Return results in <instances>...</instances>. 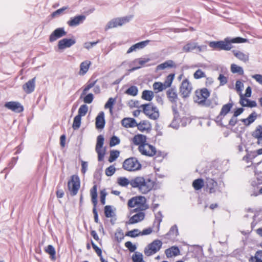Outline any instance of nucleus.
I'll list each match as a JSON object with an SVG mask.
<instances>
[{
  "label": "nucleus",
  "mask_w": 262,
  "mask_h": 262,
  "mask_svg": "<svg viewBox=\"0 0 262 262\" xmlns=\"http://www.w3.org/2000/svg\"><path fill=\"white\" fill-rule=\"evenodd\" d=\"M146 199L143 196H134L128 201L127 205L130 208H136L135 211H143L147 209L146 205Z\"/></svg>",
  "instance_id": "obj_3"
},
{
  "label": "nucleus",
  "mask_w": 262,
  "mask_h": 262,
  "mask_svg": "<svg viewBox=\"0 0 262 262\" xmlns=\"http://www.w3.org/2000/svg\"><path fill=\"white\" fill-rule=\"evenodd\" d=\"M94 99V96L92 93L86 95L83 98V101L85 103H91Z\"/></svg>",
  "instance_id": "obj_60"
},
{
  "label": "nucleus",
  "mask_w": 262,
  "mask_h": 262,
  "mask_svg": "<svg viewBox=\"0 0 262 262\" xmlns=\"http://www.w3.org/2000/svg\"><path fill=\"white\" fill-rule=\"evenodd\" d=\"M193 77L195 79H200L203 77H205L206 75L201 70L198 69L194 73Z\"/></svg>",
  "instance_id": "obj_56"
},
{
  "label": "nucleus",
  "mask_w": 262,
  "mask_h": 262,
  "mask_svg": "<svg viewBox=\"0 0 262 262\" xmlns=\"http://www.w3.org/2000/svg\"><path fill=\"white\" fill-rule=\"evenodd\" d=\"M231 71L232 73H237L240 75L244 74V70L242 67L233 63L231 65Z\"/></svg>",
  "instance_id": "obj_40"
},
{
  "label": "nucleus",
  "mask_w": 262,
  "mask_h": 262,
  "mask_svg": "<svg viewBox=\"0 0 262 262\" xmlns=\"http://www.w3.org/2000/svg\"><path fill=\"white\" fill-rule=\"evenodd\" d=\"M117 183L122 187H127L129 184L131 185L132 179L129 180L125 177H119L117 179Z\"/></svg>",
  "instance_id": "obj_38"
},
{
  "label": "nucleus",
  "mask_w": 262,
  "mask_h": 262,
  "mask_svg": "<svg viewBox=\"0 0 262 262\" xmlns=\"http://www.w3.org/2000/svg\"><path fill=\"white\" fill-rule=\"evenodd\" d=\"M92 198V202L94 207H96L97 204V186L96 185L93 186L90 190Z\"/></svg>",
  "instance_id": "obj_34"
},
{
  "label": "nucleus",
  "mask_w": 262,
  "mask_h": 262,
  "mask_svg": "<svg viewBox=\"0 0 262 262\" xmlns=\"http://www.w3.org/2000/svg\"><path fill=\"white\" fill-rule=\"evenodd\" d=\"M67 34L63 28H58L55 29L50 35L49 40L50 42H53L57 39L61 38Z\"/></svg>",
  "instance_id": "obj_14"
},
{
  "label": "nucleus",
  "mask_w": 262,
  "mask_h": 262,
  "mask_svg": "<svg viewBox=\"0 0 262 262\" xmlns=\"http://www.w3.org/2000/svg\"><path fill=\"white\" fill-rule=\"evenodd\" d=\"M232 52L234 55L239 60L246 62L249 60V54L244 53L242 52L237 50H233Z\"/></svg>",
  "instance_id": "obj_28"
},
{
  "label": "nucleus",
  "mask_w": 262,
  "mask_h": 262,
  "mask_svg": "<svg viewBox=\"0 0 262 262\" xmlns=\"http://www.w3.org/2000/svg\"><path fill=\"white\" fill-rule=\"evenodd\" d=\"M252 136L257 139V143L260 144L262 140V125H258L252 133Z\"/></svg>",
  "instance_id": "obj_26"
},
{
  "label": "nucleus",
  "mask_w": 262,
  "mask_h": 262,
  "mask_svg": "<svg viewBox=\"0 0 262 262\" xmlns=\"http://www.w3.org/2000/svg\"><path fill=\"white\" fill-rule=\"evenodd\" d=\"M257 118V114L255 112H253L249 115L248 118L242 119L241 121L243 122L245 125L249 126Z\"/></svg>",
  "instance_id": "obj_31"
},
{
  "label": "nucleus",
  "mask_w": 262,
  "mask_h": 262,
  "mask_svg": "<svg viewBox=\"0 0 262 262\" xmlns=\"http://www.w3.org/2000/svg\"><path fill=\"white\" fill-rule=\"evenodd\" d=\"M124 234L122 230L120 228L117 229L115 233V238L118 243L121 242L124 238Z\"/></svg>",
  "instance_id": "obj_43"
},
{
  "label": "nucleus",
  "mask_w": 262,
  "mask_h": 262,
  "mask_svg": "<svg viewBox=\"0 0 262 262\" xmlns=\"http://www.w3.org/2000/svg\"><path fill=\"white\" fill-rule=\"evenodd\" d=\"M80 186V179L78 176L73 175L68 182V187L72 195L77 194Z\"/></svg>",
  "instance_id": "obj_6"
},
{
  "label": "nucleus",
  "mask_w": 262,
  "mask_h": 262,
  "mask_svg": "<svg viewBox=\"0 0 262 262\" xmlns=\"http://www.w3.org/2000/svg\"><path fill=\"white\" fill-rule=\"evenodd\" d=\"M202 46H198L195 42H190L184 46L183 50L185 52H189L197 49L199 51L201 52L202 50Z\"/></svg>",
  "instance_id": "obj_30"
},
{
  "label": "nucleus",
  "mask_w": 262,
  "mask_h": 262,
  "mask_svg": "<svg viewBox=\"0 0 262 262\" xmlns=\"http://www.w3.org/2000/svg\"><path fill=\"white\" fill-rule=\"evenodd\" d=\"M162 243L161 241L157 239L149 244L144 249V253L147 256L153 255L157 252L161 248Z\"/></svg>",
  "instance_id": "obj_7"
},
{
  "label": "nucleus",
  "mask_w": 262,
  "mask_h": 262,
  "mask_svg": "<svg viewBox=\"0 0 262 262\" xmlns=\"http://www.w3.org/2000/svg\"><path fill=\"white\" fill-rule=\"evenodd\" d=\"M163 216L161 211H159L155 215V219L154 221V224H157L158 230H159L160 223L162 221Z\"/></svg>",
  "instance_id": "obj_50"
},
{
  "label": "nucleus",
  "mask_w": 262,
  "mask_h": 262,
  "mask_svg": "<svg viewBox=\"0 0 262 262\" xmlns=\"http://www.w3.org/2000/svg\"><path fill=\"white\" fill-rule=\"evenodd\" d=\"M176 67V66L172 60H168L162 63L159 64L156 67V70L157 71L163 70L167 68H171Z\"/></svg>",
  "instance_id": "obj_29"
},
{
  "label": "nucleus",
  "mask_w": 262,
  "mask_h": 262,
  "mask_svg": "<svg viewBox=\"0 0 262 262\" xmlns=\"http://www.w3.org/2000/svg\"><path fill=\"white\" fill-rule=\"evenodd\" d=\"M165 254L167 257L177 256L180 253L179 249L176 246H172L165 250Z\"/></svg>",
  "instance_id": "obj_33"
},
{
  "label": "nucleus",
  "mask_w": 262,
  "mask_h": 262,
  "mask_svg": "<svg viewBox=\"0 0 262 262\" xmlns=\"http://www.w3.org/2000/svg\"><path fill=\"white\" fill-rule=\"evenodd\" d=\"M249 262H262V251H257L254 256L250 258Z\"/></svg>",
  "instance_id": "obj_41"
},
{
  "label": "nucleus",
  "mask_w": 262,
  "mask_h": 262,
  "mask_svg": "<svg viewBox=\"0 0 262 262\" xmlns=\"http://www.w3.org/2000/svg\"><path fill=\"white\" fill-rule=\"evenodd\" d=\"M136 106L141 109L142 112L151 119L157 120L159 117L158 108L151 103Z\"/></svg>",
  "instance_id": "obj_4"
},
{
  "label": "nucleus",
  "mask_w": 262,
  "mask_h": 262,
  "mask_svg": "<svg viewBox=\"0 0 262 262\" xmlns=\"http://www.w3.org/2000/svg\"><path fill=\"white\" fill-rule=\"evenodd\" d=\"M91 63V61L88 60L81 62L80 65L79 74L81 75H84L88 72Z\"/></svg>",
  "instance_id": "obj_35"
},
{
  "label": "nucleus",
  "mask_w": 262,
  "mask_h": 262,
  "mask_svg": "<svg viewBox=\"0 0 262 262\" xmlns=\"http://www.w3.org/2000/svg\"><path fill=\"white\" fill-rule=\"evenodd\" d=\"M247 41V39L240 37L235 38L227 37L223 40L210 41L209 46L214 50L229 51L233 48L232 43H244Z\"/></svg>",
  "instance_id": "obj_2"
},
{
  "label": "nucleus",
  "mask_w": 262,
  "mask_h": 262,
  "mask_svg": "<svg viewBox=\"0 0 262 262\" xmlns=\"http://www.w3.org/2000/svg\"><path fill=\"white\" fill-rule=\"evenodd\" d=\"M150 60L149 58H138L134 60L133 61V63H138L139 66L137 67H135L130 69L129 71L133 72L135 70H136L141 68V67L144 65L145 63L148 62Z\"/></svg>",
  "instance_id": "obj_32"
},
{
  "label": "nucleus",
  "mask_w": 262,
  "mask_h": 262,
  "mask_svg": "<svg viewBox=\"0 0 262 262\" xmlns=\"http://www.w3.org/2000/svg\"><path fill=\"white\" fill-rule=\"evenodd\" d=\"M217 183L213 179L206 178L205 181V186L206 191L209 193H215L216 191Z\"/></svg>",
  "instance_id": "obj_13"
},
{
  "label": "nucleus",
  "mask_w": 262,
  "mask_h": 262,
  "mask_svg": "<svg viewBox=\"0 0 262 262\" xmlns=\"http://www.w3.org/2000/svg\"><path fill=\"white\" fill-rule=\"evenodd\" d=\"M115 102H116V99L111 97L108 99L107 102L105 103V104L104 105L105 108H109L110 109V112L111 114L113 112L112 110H113V105L115 104Z\"/></svg>",
  "instance_id": "obj_45"
},
{
  "label": "nucleus",
  "mask_w": 262,
  "mask_h": 262,
  "mask_svg": "<svg viewBox=\"0 0 262 262\" xmlns=\"http://www.w3.org/2000/svg\"><path fill=\"white\" fill-rule=\"evenodd\" d=\"M45 251L47 253L50 255V257L52 260H55L56 259V251L52 245H48L45 248Z\"/></svg>",
  "instance_id": "obj_36"
},
{
  "label": "nucleus",
  "mask_w": 262,
  "mask_h": 262,
  "mask_svg": "<svg viewBox=\"0 0 262 262\" xmlns=\"http://www.w3.org/2000/svg\"><path fill=\"white\" fill-rule=\"evenodd\" d=\"M153 89L155 92V93H158L160 92H162L164 90L163 87L162 86V83L160 82H155L153 84Z\"/></svg>",
  "instance_id": "obj_53"
},
{
  "label": "nucleus",
  "mask_w": 262,
  "mask_h": 262,
  "mask_svg": "<svg viewBox=\"0 0 262 262\" xmlns=\"http://www.w3.org/2000/svg\"><path fill=\"white\" fill-rule=\"evenodd\" d=\"M205 184L204 180L202 179H198L195 180L192 183V186L194 189L198 190H200Z\"/></svg>",
  "instance_id": "obj_39"
},
{
  "label": "nucleus",
  "mask_w": 262,
  "mask_h": 262,
  "mask_svg": "<svg viewBox=\"0 0 262 262\" xmlns=\"http://www.w3.org/2000/svg\"><path fill=\"white\" fill-rule=\"evenodd\" d=\"M104 113L101 112L99 113L96 118V127L97 129H102L105 125Z\"/></svg>",
  "instance_id": "obj_22"
},
{
  "label": "nucleus",
  "mask_w": 262,
  "mask_h": 262,
  "mask_svg": "<svg viewBox=\"0 0 262 262\" xmlns=\"http://www.w3.org/2000/svg\"><path fill=\"white\" fill-rule=\"evenodd\" d=\"M145 213L143 212L140 211L131 217L128 221V224H134L141 222L144 220Z\"/></svg>",
  "instance_id": "obj_24"
},
{
  "label": "nucleus",
  "mask_w": 262,
  "mask_h": 262,
  "mask_svg": "<svg viewBox=\"0 0 262 262\" xmlns=\"http://www.w3.org/2000/svg\"><path fill=\"white\" fill-rule=\"evenodd\" d=\"M35 79V77H34L23 85V89L27 94H30L34 91Z\"/></svg>",
  "instance_id": "obj_18"
},
{
  "label": "nucleus",
  "mask_w": 262,
  "mask_h": 262,
  "mask_svg": "<svg viewBox=\"0 0 262 262\" xmlns=\"http://www.w3.org/2000/svg\"><path fill=\"white\" fill-rule=\"evenodd\" d=\"M154 97V92L149 90H144L142 94L141 98L146 101H150Z\"/></svg>",
  "instance_id": "obj_37"
},
{
  "label": "nucleus",
  "mask_w": 262,
  "mask_h": 262,
  "mask_svg": "<svg viewBox=\"0 0 262 262\" xmlns=\"http://www.w3.org/2000/svg\"><path fill=\"white\" fill-rule=\"evenodd\" d=\"M120 152L118 150H112L110 152V156L108 159V161L112 163L115 161L116 159L119 156Z\"/></svg>",
  "instance_id": "obj_51"
},
{
  "label": "nucleus",
  "mask_w": 262,
  "mask_h": 262,
  "mask_svg": "<svg viewBox=\"0 0 262 262\" xmlns=\"http://www.w3.org/2000/svg\"><path fill=\"white\" fill-rule=\"evenodd\" d=\"M179 234V231H178V227L176 225H174L173 226H172L169 232H168L167 234L169 235H174L176 236H177Z\"/></svg>",
  "instance_id": "obj_57"
},
{
  "label": "nucleus",
  "mask_w": 262,
  "mask_h": 262,
  "mask_svg": "<svg viewBox=\"0 0 262 262\" xmlns=\"http://www.w3.org/2000/svg\"><path fill=\"white\" fill-rule=\"evenodd\" d=\"M141 165L136 158L126 159L123 163V168L127 171H136L141 168Z\"/></svg>",
  "instance_id": "obj_5"
},
{
  "label": "nucleus",
  "mask_w": 262,
  "mask_h": 262,
  "mask_svg": "<svg viewBox=\"0 0 262 262\" xmlns=\"http://www.w3.org/2000/svg\"><path fill=\"white\" fill-rule=\"evenodd\" d=\"M218 80L220 81V85H225L227 83L228 81L227 78L222 74H220L218 77Z\"/></svg>",
  "instance_id": "obj_61"
},
{
  "label": "nucleus",
  "mask_w": 262,
  "mask_h": 262,
  "mask_svg": "<svg viewBox=\"0 0 262 262\" xmlns=\"http://www.w3.org/2000/svg\"><path fill=\"white\" fill-rule=\"evenodd\" d=\"M155 184V182L147 177L138 176L132 179L131 186L144 194L150 192Z\"/></svg>",
  "instance_id": "obj_1"
},
{
  "label": "nucleus",
  "mask_w": 262,
  "mask_h": 262,
  "mask_svg": "<svg viewBox=\"0 0 262 262\" xmlns=\"http://www.w3.org/2000/svg\"><path fill=\"white\" fill-rule=\"evenodd\" d=\"M122 125L125 127H134L137 126V122L135 119L130 118H125L121 121Z\"/></svg>",
  "instance_id": "obj_27"
},
{
  "label": "nucleus",
  "mask_w": 262,
  "mask_h": 262,
  "mask_svg": "<svg viewBox=\"0 0 262 262\" xmlns=\"http://www.w3.org/2000/svg\"><path fill=\"white\" fill-rule=\"evenodd\" d=\"M167 96L169 100L173 104L177 102L178 97L177 91L174 88L169 89L166 92Z\"/></svg>",
  "instance_id": "obj_21"
},
{
  "label": "nucleus",
  "mask_w": 262,
  "mask_h": 262,
  "mask_svg": "<svg viewBox=\"0 0 262 262\" xmlns=\"http://www.w3.org/2000/svg\"><path fill=\"white\" fill-rule=\"evenodd\" d=\"M239 103L244 107H254L257 106L256 101L244 98L242 93L240 94Z\"/></svg>",
  "instance_id": "obj_20"
},
{
  "label": "nucleus",
  "mask_w": 262,
  "mask_h": 262,
  "mask_svg": "<svg viewBox=\"0 0 262 262\" xmlns=\"http://www.w3.org/2000/svg\"><path fill=\"white\" fill-rule=\"evenodd\" d=\"M5 107L15 113H20L24 111L23 105L17 101H10L5 103Z\"/></svg>",
  "instance_id": "obj_12"
},
{
  "label": "nucleus",
  "mask_w": 262,
  "mask_h": 262,
  "mask_svg": "<svg viewBox=\"0 0 262 262\" xmlns=\"http://www.w3.org/2000/svg\"><path fill=\"white\" fill-rule=\"evenodd\" d=\"M68 9L67 7H63L62 8L57 10L56 11L53 12L51 14L53 17H55L57 16L60 15L64 10Z\"/></svg>",
  "instance_id": "obj_62"
},
{
  "label": "nucleus",
  "mask_w": 262,
  "mask_h": 262,
  "mask_svg": "<svg viewBox=\"0 0 262 262\" xmlns=\"http://www.w3.org/2000/svg\"><path fill=\"white\" fill-rule=\"evenodd\" d=\"M125 246L128 249L130 252H134L136 249L135 245H133L131 242H127L125 243Z\"/></svg>",
  "instance_id": "obj_63"
},
{
  "label": "nucleus",
  "mask_w": 262,
  "mask_h": 262,
  "mask_svg": "<svg viewBox=\"0 0 262 262\" xmlns=\"http://www.w3.org/2000/svg\"><path fill=\"white\" fill-rule=\"evenodd\" d=\"M76 43L75 39L63 38L58 41V48L59 50H63L70 48Z\"/></svg>",
  "instance_id": "obj_16"
},
{
  "label": "nucleus",
  "mask_w": 262,
  "mask_h": 262,
  "mask_svg": "<svg viewBox=\"0 0 262 262\" xmlns=\"http://www.w3.org/2000/svg\"><path fill=\"white\" fill-rule=\"evenodd\" d=\"M133 262H145L143 260V254L140 252H135L132 256Z\"/></svg>",
  "instance_id": "obj_47"
},
{
  "label": "nucleus",
  "mask_w": 262,
  "mask_h": 262,
  "mask_svg": "<svg viewBox=\"0 0 262 262\" xmlns=\"http://www.w3.org/2000/svg\"><path fill=\"white\" fill-rule=\"evenodd\" d=\"M192 90V86L188 80H184L180 86V93L183 98L188 97Z\"/></svg>",
  "instance_id": "obj_11"
},
{
  "label": "nucleus",
  "mask_w": 262,
  "mask_h": 262,
  "mask_svg": "<svg viewBox=\"0 0 262 262\" xmlns=\"http://www.w3.org/2000/svg\"><path fill=\"white\" fill-rule=\"evenodd\" d=\"M126 236L131 237H136L141 235L140 232L137 229H135L133 230L129 231L126 233Z\"/></svg>",
  "instance_id": "obj_54"
},
{
  "label": "nucleus",
  "mask_w": 262,
  "mask_h": 262,
  "mask_svg": "<svg viewBox=\"0 0 262 262\" xmlns=\"http://www.w3.org/2000/svg\"><path fill=\"white\" fill-rule=\"evenodd\" d=\"M120 139L117 137L114 136L111 138L110 145L111 147L114 146L120 143Z\"/></svg>",
  "instance_id": "obj_58"
},
{
  "label": "nucleus",
  "mask_w": 262,
  "mask_h": 262,
  "mask_svg": "<svg viewBox=\"0 0 262 262\" xmlns=\"http://www.w3.org/2000/svg\"><path fill=\"white\" fill-rule=\"evenodd\" d=\"M244 88V84L240 81L237 80L235 83V89L237 92L241 93Z\"/></svg>",
  "instance_id": "obj_64"
},
{
  "label": "nucleus",
  "mask_w": 262,
  "mask_h": 262,
  "mask_svg": "<svg viewBox=\"0 0 262 262\" xmlns=\"http://www.w3.org/2000/svg\"><path fill=\"white\" fill-rule=\"evenodd\" d=\"M88 111V106L86 104L81 105L78 111V116L82 117L84 116Z\"/></svg>",
  "instance_id": "obj_49"
},
{
  "label": "nucleus",
  "mask_w": 262,
  "mask_h": 262,
  "mask_svg": "<svg viewBox=\"0 0 262 262\" xmlns=\"http://www.w3.org/2000/svg\"><path fill=\"white\" fill-rule=\"evenodd\" d=\"M138 149L142 155L149 157H152L156 155L157 153L155 147L147 143L140 145Z\"/></svg>",
  "instance_id": "obj_9"
},
{
  "label": "nucleus",
  "mask_w": 262,
  "mask_h": 262,
  "mask_svg": "<svg viewBox=\"0 0 262 262\" xmlns=\"http://www.w3.org/2000/svg\"><path fill=\"white\" fill-rule=\"evenodd\" d=\"M138 90L136 86H131L125 91V93L127 95L135 96L138 94Z\"/></svg>",
  "instance_id": "obj_46"
},
{
  "label": "nucleus",
  "mask_w": 262,
  "mask_h": 262,
  "mask_svg": "<svg viewBox=\"0 0 262 262\" xmlns=\"http://www.w3.org/2000/svg\"><path fill=\"white\" fill-rule=\"evenodd\" d=\"M210 93L206 88H204L200 91H196L195 96L194 98V101L199 104L204 105Z\"/></svg>",
  "instance_id": "obj_10"
},
{
  "label": "nucleus",
  "mask_w": 262,
  "mask_h": 262,
  "mask_svg": "<svg viewBox=\"0 0 262 262\" xmlns=\"http://www.w3.org/2000/svg\"><path fill=\"white\" fill-rule=\"evenodd\" d=\"M146 136L141 134L135 135L133 139V142L135 145L140 146L146 143Z\"/></svg>",
  "instance_id": "obj_25"
},
{
  "label": "nucleus",
  "mask_w": 262,
  "mask_h": 262,
  "mask_svg": "<svg viewBox=\"0 0 262 262\" xmlns=\"http://www.w3.org/2000/svg\"><path fill=\"white\" fill-rule=\"evenodd\" d=\"M97 80H95L93 82H89L85 86L84 89L83 90L81 95H85L87 93V92L93 87L95 86V84Z\"/></svg>",
  "instance_id": "obj_52"
},
{
  "label": "nucleus",
  "mask_w": 262,
  "mask_h": 262,
  "mask_svg": "<svg viewBox=\"0 0 262 262\" xmlns=\"http://www.w3.org/2000/svg\"><path fill=\"white\" fill-rule=\"evenodd\" d=\"M81 117L77 115L74 118L72 127L74 130L78 129L81 125Z\"/></svg>",
  "instance_id": "obj_44"
},
{
  "label": "nucleus",
  "mask_w": 262,
  "mask_h": 262,
  "mask_svg": "<svg viewBox=\"0 0 262 262\" xmlns=\"http://www.w3.org/2000/svg\"><path fill=\"white\" fill-rule=\"evenodd\" d=\"M233 105V103L232 102L224 105L220 114L216 118V121L221 122L223 118L230 111Z\"/></svg>",
  "instance_id": "obj_15"
},
{
  "label": "nucleus",
  "mask_w": 262,
  "mask_h": 262,
  "mask_svg": "<svg viewBox=\"0 0 262 262\" xmlns=\"http://www.w3.org/2000/svg\"><path fill=\"white\" fill-rule=\"evenodd\" d=\"M85 19V16L84 15H77L74 17H71L67 22V24L70 27H75L82 23Z\"/></svg>",
  "instance_id": "obj_17"
},
{
  "label": "nucleus",
  "mask_w": 262,
  "mask_h": 262,
  "mask_svg": "<svg viewBox=\"0 0 262 262\" xmlns=\"http://www.w3.org/2000/svg\"><path fill=\"white\" fill-rule=\"evenodd\" d=\"M104 139L102 135H100L97 137L95 149L98 154V160L99 161H102L103 160L105 154V149L102 148L104 144Z\"/></svg>",
  "instance_id": "obj_8"
},
{
  "label": "nucleus",
  "mask_w": 262,
  "mask_h": 262,
  "mask_svg": "<svg viewBox=\"0 0 262 262\" xmlns=\"http://www.w3.org/2000/svg\"><path fill=\"white\" fill-rule=\"evenodd\" d=\"M138 129L141 132H148L151 129V126L149 121L143 120L141 121L139 123H137Z\"/></svg>",
  "instance_id": "obj_23"
},
{
  "label": "nucleus",
  "mask_w": 262,
  "mask_h": 262,
  "mask_svg": "<svg viewBox=\"0 0 262 262\" xmlns=\"http://www.w3.org/2000/svg\"><path fill=\"white\" fill-rule=\"evenodd\" d=\"M118 18H114L110 20L106 25L105 30H107L109 29H111L113 28L117 27L118 26H119V21L118 20Z\"/></svg>",
  "instance_id": "obj_42"
},
{
  "label": "nucleus",
  "mask_w": 262,
  "mask_h": 262,
  "mask_svg": "<svg viewBox=\"0 0 262 262\" xmlns=\"http://www.w3.org/2000/svg\"><path fill=\"white\" fill-rule=\"evenodd\" d=\"M149 42V40H147L133 45L128 49V50L127 51L126 53L129 54L133 52L136 51L138 50L142 49L148 44Z\"/></svg>",
  "instance_id": "obj_19"
},
{
  "label": "nucleus",
  "mask_w": 262,
  "mask_h": 262,
  "mask_svg": "<svg viewBox=\"0 0 262 262\" xmlns=\"http://www.w3.org/2000/svg\"><path fill=\"white\" fill-rule=\"evenodd\" d=\"M133 18L132 15H128L126 16L122 17H118V21H119V26H121L124 24H126L127 23H128Z\"/></svg>",
  "instance_id": "obj_48"
},
{
  "label": "nucleus",
  "mask_w": 262,
  "mask_h": 262,
  "mask_svg": "<svg viewBox=\"0 0 262 262\" xmlns=\"http://www.w3.org/2000/svg\"><path fill=\"white\" fill-rule=\"evenodd\" d=\"M104 213L106 217H111L113 216L114 212L113 211L111 206L107 205L105 206Z\"/></svg>",
  "instance_id": "obj_55"
},
{
  "label": "nucleus",
  "mask_w": 262,
  "mask_h": 262,
  "mask_svg": "<svg viewBox=\"0 0 262 262\" xmlns=\"http://www.w3.org/2000/svg\"><path fill=\"white\" fill-rule=\"evenodd\" d=\"M116 168L113 165H111L105 169V174L107 176H112L115 172Z\"/></svg>",
  "instance_id": "obj_59"
}]
</instances>
